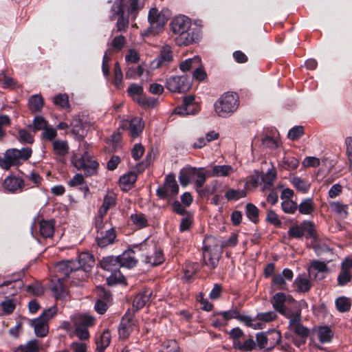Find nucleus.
Instances as JSON below:
<instances>
[{
    "mask_svg": "<svg viewBox=\"0 0 352 352\" xmlns=\"http://www.w3.org/2000/svg\"><path fill=\"white\" fill-rule=\"evenodd\" d=\"M169 25L170 31L176 36L175 41L178 46H188L199 38V31L191 28V19L185 15L175 16Z\"/></svg>",
    "mask_w": 352,
    "mask_h": 352,
    "instance_id": "f257e3e1",
    "label": "nucleus"
},
{
    "mask_svg": "<svg viewBox=\"0 0 352 352\" xmlns=\"http://www.w3.org/2000/svg\"><path fill=\"white\" fill-rule=\"evenodd\" d=\"M239 104L236 94L227 92L222 95L214 103L216 114L222 118H228L236 111Z\"/></svg>",
    "mask_w": 352,
    "mask_h": 352,
    "instance_id": "f03ea898",
    "label": "nucleus"
},
{
    "mask_svg": "<svg viewBox=\"0 0 352 352\" xmlns=\"http://www.w3.org/2000/svg\"><path fill=\"white\" fill-rule=\"evenodd\" d=\"M221 248L215 238L210 236L204 240L203 258L205 265L210 269H214L221 256Z\"/></svg>",
    "mask_w": 352,
    "mask_h": 352,
    "instance_id": "7ed1b4c3",
    "label": "nucleus"
},
{
    "mask_svg": "<svg viewBox=\"0 0 352 352\" xmlns=\"http://www.w3.org/2000/svg\"><path fill=\"white\" fill-rule=\"evenodd\" d=\"M148 21L150 26L143 32L142 36H147L158 34L164 28L168 21V17L162 11H159L156 8L150 9L148 14Z\"/></svg>",
    "mask_w": 352,
    "mask_h": 352,
    "instance_id": "20e7f679",
    "label": "nucleus"
},
{
    "mask_svg": "<svg viewBox=\"0 0 352 352\" xmlns=\"http://www.w3.org/2000/svg\"><path fill=\"white\" fill-rule=\"evenodd\" d=\"M71 161L75 168L84 170L87 176L93 175L97 172L98 163L88 151H85L82 155L74 154Z\"/></svg>",
    "mask_w": 352,
    "mask_h": 352,
    "instance_id": "39448f33",
    "label": "nucleus"
},
{
    "mask_svg": "<svg viewBox=\"0 0 352 352\" xmlns=\"http://www.w3.org/2000/svg\"><path fill=\"white\" fill-rule=\"evenodd\" d=\"M32 154V150L30 147H24L22 149L9 148L6 151V168L9 170L12 166H19L23 162L28 160Z\"/></svg>",
    "mask_w": 352,
    "mask_h": 352,
    "instance_id": "423d86ee",
    "label": "nucleus"
},
{
    "mask_svg": "<svg viewBox=\"0 0 352 352\" xmlns=\"http://www.w3.org/2000/svg\"><path fill=\"white\" fill-rule=\"evenodd\" d=\"M144 89L142 85L132 83L127 89L128 95L134 102L144 108L154 107L157 103V100L148 98L143 95Z\"/></svg>",
    "mask_w": 352,
    "mask_h": 352,
    "instance_id": "0eeeda50",
    "label": "nucleus"
},
{
    "mask_svg": "<svg viewBox=\"0 0 352 352\" xmlns=\"http://www.w3.org/2000/svg\"><path fill=\"white\" fill-rule=\"evenodd\" d=\"M217 316H220L221 318L217 319V321L214 322V326L226 324L228 320L233 318L238 320L241 322H243L246 326H252V322L254 321L251 317L241 314L236 308H232L228 311H219L217 313Z\"/></svg>",
    "mask_w": 352,
    "mask_h": 352,
    "instance_id": "6e6552de",
    "label": "nucleus"
},
{
    "mask_svg": "<svg viewBox=\"0 0 352 352\" xmlns=\"http://www.w3.org/2000/svg\"><path fill=\"white\" fill-rule=\"evenodd\" d=\"M229 335L232 340V346L234 349L241 351H252L256 347V344L252 338L245 340L243 344L239 342V340H243L245 337L243 331L239 327L231 329Z\"/></svg>",
    "mask_w": 352,
    "mask_h": 352,
    "instance_id": "1a4fd4ad",
    "label": "nucleus"
},
{
    "mask_svg": "<svg viewBox=\"0 0 352 352\" xmlns=\"http://www.w3.org/2000/svg\"><path fill=\"white\" fill-rule=\"evenodd\" d=\"M140 250L147 251L146 254L142 255L144 261L147 264L155 266L162 264L164 261L162 250L157 248L153 243L151 244L147 243H142Z\"/></svg>",
    "mask_w": 352,
    "mask_h": 352,
    "instance_id": "9d476101",
    "label": "nucleus"
},
{
    "mask_svg": "<svg viewBox=\"0 0 352 352\" xmlns=\"http://www.w3.org/2000/svg\"><path fill=\"white\" fill-rule=\"evenodd\" d=\"M124 0H116L111 9V15L109 16L110 21H113L118 16L116 28L118 32H125L129 27V16L124 15Z\"/></svg>",
    "mask_w": 352,
    "mask_h": 352,
    "instance_id": "9b49d317",
    "label": "nucleus"
},
{
    "mask_svg": "<svg viewBox=\"0 0 352 352\" xmlns=\"http://www.w3.org/2000/svg\"><path fill=\"white\" fill-rule=\"evenodd\" d=\"M314 335L316 336L320 342L322 344L330 342L333 338V333L331 329L327 326H320L314 329L313 333L309 338V345L313 347L324 350V348L315 342Z\"/></svg>",
    "mask_w": 352,
    "mask_h": 352,
    "instance_id": "f8f14e48",
    "label": "nucleus"
},
{
    "mask_svg": "<svg viewBox=\"0 0 352 352\" xmlns=\"http://www.w3.org/2000/svg\"><path fill=\"white\" fill-rule=\"evenodd\" d=\"M289 327L291 331L299 336L302 339V343H305V339L309 336V330L301 324V316L300 311H296L292 317L288 318Z\"/></svg>",
    "mask_w": 352,
    "mask_h": 352,
    "instance_id": "ddd939ff",
    "label": "nucleus"
},
{
    "mask_svg": "<svg viewBox=\"0 0 352 352\" xmlns=\"http://www.w3.org/2000/svg\"><path fill=\"white\" fill-rule=\"evenodd\" d=\"M166 88L171 92H184L190 87V83L185 76H173L166 81Z\"/></svg>",
    "mask_w": 352,
    "mask_h": 352,
    "instance_id": "4468645a",
    "label": "nucleus"
},
{
    "mask_svg": "<svg viewBox=\"0 0 352 352\" xmlns=\"http://www.w3.org/2000/svg\"><path fill=\"white\" fill-rule=\"evenodd\" d=\"M195 96H188L183 99V104L182 106L177 107L174 113L180 116L194 115L199 112V107L195 102Z\"/></svg>",
    "mask_w": 352,
    "mask_h": 352,
    "instance_id": "2eb2a0df",
    "label": "nucleus"
},
{
    "mask_svg": "<svg viewBox=\"0 0 352 352\" xmlns=\"http://www.w3.org/2000/svg\"><path fill=\"white\" fill-rule=\"evenodd\" d=\"M135 326V320L133 314L129 312L126 313L123 316L118 328L120 338L122 339L128 338Z\"/></svg>",
    "mask_w": 352,
    "mask_h": 352,
    "instance_id": "dca6fc26",
    "label": "nucleus"
},
{
    "mask_svg": "<svg viewBox=\"0 0 352 352\" xmlns=\"http://www.w3.org/2000/svg\"><path fill=\"white\" fill-rule=\"evenodd\" d=\"M286 300V296L283 293H276L272 298V303L274 309L280 313L281 315L286 318L292 317L296 311H291L286 309L285 302Z\"/></svg>",
    "mask_w": 352,
    "mask_h": 352,
    "instance_id": "f3484780",
    "label": "nucleus"
},
{
    "mask_svg": "<svg viewBox=\"0 0 352 352\" xmlns=\"http://www.w3.org/2000/svg\"><path fill=\"white\" fill-rule=\"evenodd\" d=\"M116 238V233L114 228H110L105 231L101 230L98 232L96 236L97 244L101 248H104L112 244Z\"/></svg>",
    "mask_w": 352,
    "mask_h": 352,
    "instance_id": "a211bd4d",
    "label": "nucleus"
},
{
    "mask_svg": "<svg viewBox=\"0 0 352 352\" xmlns=\"http://www.w3.org/2000/svg\"><path fill=\"white\" fill-rule=\"evenodd\" d=\"M294 277L293 272L288 268H285L281 274H276L272 278V284L276 285L279 289L286 290V280H292Z\"/></svg>",
    "mask_w": 352,
    "mask_h": 352,
    "instance_id": "6ab92c4d",
    "label": "nucleus"
},
{
    "mask_svg": "<svg viewBox=\"0 0 352 352\" xmlns=\"http://www.w3.org/2000/svg\"><path fill=\"white\" fill-rule=\"evenodd\" d=\"M52 149L58 160L63 162L65 156L69 153V146L66 140H56L53 141Z\"/></svg>",
    "mask_w": 352,
    "mask_h": 352,
    "instance_id": "aec40b11",
    "label": "nucleus"
},
{
    "mask_svg": "<svg viewBox=\"0 0 352 352\" xmlns=\"http://www.w3.org/2000/svg\"><path fill=\"white\" fill-rule=\"evenodd\" d=\"M135 251L133 250H128L124 252L122 254L118 256L120 267H124L126 268H132L137 265L138 259L135 258Z\"/></svg>",
    "mask_w": 352,
    "mask_h": 352,
    "instance_id": "412c9836",
    "label": "nucleus"
},
{
    "mask_svg": "<svg viewBox=\"0 0 352 352\" xmlns=\"http://www.w3.org/2000/svg\"><path fill=\"white\" fill-rule=\"evenodd\" d=\"M57 272L61 273L64 278H69V274L78 271V266L74 261H63L58 263L55 267Z\"/></svg>",
    "mask_w": 352,
    "mask_h": 352,
    "instance_id": "4be33fe9",
    "label": "nucleus"
},
{
    "mask_svg": "<svg viewBox=\"0 0 352 352\" xmlns=\"http://www.w3.org/2000/svg\"><path fill=\"white\" fill-rule=\"evenodd\" d=\"M94 258L93 255L88 252H82L79 254L78 259L74 261V263L78 266V271L82 269L84 272H87L94 264Z\"/></svg>",
    "mask_w": 352,
    "mask_h": 352,
    "instance_id": "5701e85b",
    "label": "nucleus"
},
{
    "mask_svg": "<svg viewBox=\"0 0 352 352\" xmlns=\"http://www.w3.org/2000/svg\"><path fill=\"white\" fill-rule=\"evenodd\" d=\"M38 224L41 236L43 238H52L55 229V221L54 219L41 220Z\"/></svg>",
    "mask_w": 352,
    "mask_h": 352,
    "instance_id": "b1692460",
    "label": "nucleus"
},
{
    "mask_svg": "<svg viewBox=\"0 0 352 352\" xmlns=\"http://www.w3.org/2000/svg\"><path fill=\"white\" fill-rule=\"evenodd\" d=\"M30 324L34 327L37 337H45L48 333V324L45 319L38 317L32 320Z\"/></svg>",
    "mask_w": 352,
    "mask_h": 352,
    "instance_id": "393cba45",
    "label": "nucleus"
},
{
    "mask_svg": "<svg viewBox=\"0 0 352 352\" xmlns=\"http://www.w3.org/2000/svg\"><path fill=\"white\" fill-rule=\"evenodd\" d=\"M72 321L74 325H79L89 329L92 327L95 323V318L87 314H76L72 316Z\"/></svg>",
    "mask_w": 352,
    "mask_h": 352,
    "instance_id": "a878e982",
    "label": "nucleus"
},
{
    "mask_svg": "<svg viewBox=\"0 0 352 352\" xmlns=\"http://www.w3.org/2000/svg\"><path fill=\"white\" fill-rule=\"evenodd\" d=\"M3 185L8 191L15 192L23 187V180L14 176H8L4 179Z\"/></svg>",
    "mask_w": 352,
    "mask_h": 352,
    "instance_id": "bb28decb",
    "label": "nucleus"
},
{
    "mask_svg": "<svg viewBox=\"0 0 352 352\" xmlns=\"http://www.w3.org/2000/svg\"><path fill=\"white\" fill-rule=\"evenodd\" d=\"M116 195L113 192L108 191L104 197L103 203L98 210V213L105 216L111 207L116 205Z\"/></svg>",
    "mask_w": 352,
    "mask_h": 352,
    "instance_id": "cd10ccee",
    "label": "nucleus"
},
{
    "mask_svg": "<svg viewBox=\"0 0 352 352\" xmlns=\"http://www.w3.org/2000/svg\"><path fill=\"white\" fill-rule=\"evenodd\" d=\"M173 58V52L169 45H165L162 47L160 55L155 60L157 61V67L166 65L172 62Z\"/></svg>",
    "mask_w": 352,
    "mask_h": 352,
    "instance_id": "c85d7f7f",
    "label": "nucleus"
},
{
    "mask_svg": "<svg viewBox=\"0 0 352 352\" xmlns=\"http://www.w3.org/2000/svg\"><path fill=\"white\" fill-rule=\"evenodd\" d=\"M144 124L138 117L132 118L129 122V130L130 136L133 138L138 137L142 132Z\"/></svg>",
    "mask_w": 352,
    "mask_h": 352,
    "instance_id": "c756f323",
    "label": "nucleus"
},
{
    "mask_svg": "<svg viewBox=\"0 0 352 352\" xmlns=\"http://www.w3.org/2000/svg\"><path fill=\"white\" fill-rule=\"evenodd\" d=\"M100 265L102 269L109 272H113L120 268L118 256H113L103 258L100 261Z\"/></svg>",
    "mask_w": 352,
    "mask_h": 352,
    "instance_id": "7c9ffc66",
    "label": "nucleus"
},
{
    "mask_svg": "<svg viewBox=\"0 0 352 352\" xmlns=\"http://www.w3.org/2000/svg\"><path fill=\"white\" fill-rule=\"evenodd\" d=\"M315 204L312 198L303 199L298 206V210L301 214H312L315 210Z\"/></svg>",
    "mask_w": 352,
    "mask_h": 352,
    "instance_id": "2f4dec72",
    "label": "nucleus"
},
{
    "mask_svg": "<svg viewBox=\"0 0 352 352\" xmlns=\"http://www.w3.org/2000/svg\"><path fill=\"white\" fill-rule=\"evenodd\" d=\"M44 105L42 96L38 94L32 96L28 100L29 109L32 113L40 112Z\"/></svg>",
    "mask_w": 352,
    "mask_h": 352,
    "instance_id": "473e14b6",
    "label": "nucleus"
},
{
    "mask_svg": "<svg viewBox=\"0 0 352 352\" xmlns=\"http://www.w3.org/2000/svg\"><path fill=\"white\" fill-rule=\"evenodd\" d=\"M111 339V336L109 331H104L96 340V351L98 352H104L105 349L109 346Z\"/></svg>",
    "mask_w": 352,
    "mask_h": 352,
    "instance_id": "72a5a7b5",
    "label": "nucleus"
},
{
    "mask_svg": "<svg viewBox=\"0 0 352 352\" xmlns=\"http://www.w3.org/2000/svg\"><path fill=\"white\" fill-rule=\"evenodd\" d=\"M331 210L339 217L344 219L348 215V205L340 201H331L329 203Z\"/></svg>",
    "mask_w": 352,
    "mask_h": 352,
    "instance_id": "f704fd0d",
    "label": "nucleus"
},
{
    "mask_svg": "<svg viewBox=\"0 0 352 352\" xmlns=\"http://www.w3.org/2000/svg\"><path fill=\"white\" fill-rule=\"evenodd\" d=\"M137 180V175L134 172H129L120 177V184L123 190L130 189L135 181Z\"/></svg>",
    "mask_w": 352,
    "mask_h": 352,
    "instance_id": "c9c22d12",
    "label": "nucleus"
},
{
    "mask_svg": "<svg viewBox=\"0 0 352 352\" xmlns=\"http://www.w3.org/2000/svg\"><path fill=\"white\" fill-rule=\"evenodd\" d=\"M63 279V278H58L53 283L52 291L56 298H64L67 294Z\"/></svg>",
    "mask_w": 352,
    "mask_h": 352,
    "instance_id": "e433bc0d",
    "label": "nucleus"
},
{
    "mask_svg": "<svg viewBox=\"0 0 352 352\" xmlns=\"http://www.w3.org/2000/svg\"><path fill=\"white\" fill-rule=\"evenodd\" d=\"M233 168L230 165H216L212 168V177H226L233 173Z\"/></svg>",
    "mask_w": 352,
    "mask_h": 352,
    "instance_id": "4c0bfd02",
    "label": "nucleus"
},
{
    "mask_svg": "<svg viewBox=\"0 0 352 352\" xmlns=\"http://www.w3.org/2000/svg\"><path fill=\"white\" fill-rule=\"evenodd\" d=\"M201 62V58L199 56H195L193 58H188L179 64V69L186 72L191 69H195L196 67L199 65Z\"/></svg>",
    "mask_w": 352,
    "mask_h": 352,
    "instance_id": "58836bf2",
    "label": "nucleus"
},
{
    "mask_svg": "<svg viewBox=\"0 0 352 352\" xmlns=\"http://www.w3.org/2000/svg\"><path fill=\"white\" fill-rule=\"evenodd\" d=\"M169 195H176L179 191V186L174 175L170 174L166 177L164 185Z\"/></svg>",
    "mask_w": 352,
    "mask_h": 352,
    "instance_id": "ea45409f",
    "label": "nucleus"
},
{
    "mask_svg": "<svg viewBox=\"0 0 352 352\" xmlns=\"http://www.w3.org/2000/svg\"><path fill=\"white\" fill-rule=\"evenodd\" d=\"M280 166L287 170H295L299 164L298 159L294 157H284L279 162Z\"/></svg>",
    "mask_w": 352,
    "mask_h": 352,
    "instance_id": "a19ab883",
    "label": "nucleus"
},
{
    "mask_svg": "<svg viewBox=\"0 0 352 352\" xmlns=\"http://www.w3.org/2000/svg\"><path fill=\"white\" fill-rule=\"evenodd\" d=\"M314 270L316 271L318 273L321 274V277L319 278H322L324 277V274L328 273L329 268L325 262L320 261L318 260H314L311 262L309 272L311 273V270Z\"/></svg>",
    "mask_w": 352,
    "mask_h": 352,
    "instance_id": "79ce46f5",
    "label": "nucleus"
},
{
    "mask_svg": "<svg viewBox=\"0 0 352 352\" xmlns=\"http://www.w3.org/2000/svg\"><path fill=\"white\" fill-rule=\"evenodd\" d=\"M294 285L300 292H307L311 288L310 280L305 276H298L294 281Z\"/></svg>",
    "mask_w": 352,
    "mask_h": 352,
    "instance_id": "37998d69",
    "label": "nucleus"
},
{
    "mask_svg": "<svg viewBox=\"0 0 352 352\" xmlns=\"http://www.w3.org/2000/svg\"><path fill=\"white\" fill-rule=\"evenodd\" d=\"M290 181L296 190L302 193H306L310 188V184L299 177H294Z\"/></svg>",
    "mask_w": 352,
    "mask_h": 352,
    "instance_id": "c03bdc74",
    "label": "nucleus"
},
{
    "mask_svg": "<svg viewBox=\"0 0 352 352\" xmlns=\"http://www.w3.org/2000/svg\"><path fill=\"white\" fill-rule=\"evenodd\" d=\"M48 126L47 121L41 116H36L33 120L32 124L29 125L30 129H32L34 132L43 131Z\"/></svg>",
    "mask_w": 352,
    "mask_h": 352,
    "instance_id": "a18cd8bd",
    "label": "nucleus"
},
{
    "mask_svg": "<svg viewBox=\"0 0 352 352\" xmlns=\"http://www.w3.org/2000/svg\"><path fill=\"white\" fill-rule=\"evenodd\" d=\"M150 299V294L147 292L138 294L133 302V307L138 310L146 305Z\"/></svg>",
    "mask_w": 352,
    "mask_h": 352,
    "instance_id": "49530a36",
    "label": "nucleus"
},
{
    "mask_svg": "<svg viewBox=\"0 0 352 352\" xmlns=\"http://www.w3.org/2000/svg\"><path fill=\"white\" fill-rule=\"evenodd\" d=\"M131 220L135 228L140 229L148 226V220L142 213H135L131 215Z\"/></svg>",
    "mask_w": 352,
    "mask_h": 352,
    "instance_id": "de8ad7c7",
    "label": "nucleus"
},
{
    "mask_svg": "<svg viewBox=\"0 0 352 352\" xmlns=\"http://www.w3.org/2000/svg\"><path fill=\"white\" fill-rule=\"evenodd\" d=\"M267 351H271L280 342L281 335L277 331H272L267 333Z\"/></svg>",
    "mask_w": 352,
    "mask_h": 352,
    "instance_id": "09e8293b",
    "label": "nucleus"
},
{
    "mask_svg": "<svg viewBox=\"0 0 352 352\" xmlns=\"http://www.w3.org/2000/svg\"><path fill=\"white\" fill-rule=\"evenodd\" d=\"M245 212L248 218L253 223L258 221L259 210L258 208L252 203H248L245 206Z\"/></svg>",
    "mask_w": 352,
    "mask_h": 352,
    "instance_id": "8fccbe9b",
    "label": "nucleus"
},
{
    "mask_svg": "<svg viewBox=\"0 0 352 352\" xmlns=\"http://www.w3.org/2000/svg\"><path fill=\"white\" fill-rule=\"evenodd\" d=\"M247 195L246 190H235L233 188L228 189L225 193V197L228 201H236L241 198L245 197Z\"/></svg>",
    "mask_w": 352,
    "mask_h": 352,
    "instance_id": "3c124183",
    "label": "nucleus"
},
{
    "mask_svg": "<svg viewBox=\"0 0 352 352\" xmlns=\"http://www.w3.org/2000/svg\"><path fill=\"white\" fill-rule=\"evenodd\" d=\"M53 102L55 105L61 108L70 109L69 96L66 94H58L53 98Z\"/></svg>",
    "mask_w": 352,
    "mask_h": 352,
    "instance_id": "603ef678",
    "label": "nucleus"
},
{
    "mask_svg": "<svg viewBox=\"0 0 352 352\" xmlns=\"http://www.w3.org/2000/svg\"><path fill=\"white\" fill-rule=\"evenodd\" d=\"M198 265L196 263H186L184 267V278L190 281L196 274Z\"/></svg>",
    "mask_w": 352,
    "mask_h": 352,
    "instance_id": "864d4df0",
    "label": "nucleus"
},
{
    "mask_svg": "<svg viewBox=\"0 0 352 352\" xmlns=\"http://www.w3.org/2000/svg\"><path fill=\"white\" fill-rule=\"evenodd\" d=\"M194 168L183 169L179 173V180L182 186H186L193 177Z\"/></svg>",
    "mask_w": 352,
    "mask_h": 352,
    "instance_id": "5fc2aeb1",
    "label": "nucleus"
},
{
    "mask_svg": "<svg viewBox=\"0 0 352 352\" xmlns=\"http://www.w3.org/2000/svg\"><path fill=\"white\" fill-rule=\"evenodd\" d=\"M22 349L25 352H38L41 349V344L38 340L34 339L28 342L25 344L18 346Z\"/></svg>",
    "mask_w": 352,
    "mask_h": 352,
    "instance_id": "6e6d98bb",
    "label": "nucleus"
},
{
    "mask_svg": "<svg viewBox=\"0 0 352 352\" xmlns=\"http://www.w3.org/2000/svg\"><path fill=\"white\" fill-rule=\"evenodd\" d=\"M350 300L344 296L339 297L336 300V307L340 312H345L351 307Z\"/></svg>",
    "mask_w": 352,
    "mask_h": 352,
    "instance_id": "4d7b16f0",
    "label": "nucleus"
},
{
    "mask_svg": "<svg viewBox=\"0 0 352 352\" xmlns=\"http://www.w3.org/2000/svg\"><path fill=\"white\" fill-rule=\"evenodd\" d=\"M124 280V276L118 270L111 272V274L109 278H107V280L109 285H112L117 283H123Z\"/></svg>",
    "mask_w": 352,
    "mask_h": 352,
    "instance_id": "13d9d810",
    "label": "nucleus"
},
{
    "mask_svg": "<svg viewBox=\"0 0 352 352\" xmlns=\"http://www.w3.org/2000/svg\"><path fill=\"white\" fill-rule=\"evenodd\" d=\"M56 136V129L49 126L46 129H45L41 133V138L52 142V144L53 143V141L56 140L55 139Z\"/></svg>",
    "mask_w": 352,
    "mask_h": 352,
    "instance_id": "bf43d9fd",
    "label": "nucleus"
},
{
    "mask_svg": "<svg viewBox=\"0 0 352 352\" xmlns=\"http://www.w3.org/2000/svg\"><path fill=\"white\" fill-rule=\"evenodd\" d=\"M281 208L284 212L294 214L298 208V205L291 199H285L282 201Z\"/></svg>",
    "mask_w": 352,
    "mask_h": 352,
    "instance_id": "052dcab7",
    "label": "nucleus"
},
{
    "mask_svg": "<svg viewBox=\"0 0 352 352\" xmlns=\"http://www.w3.org/2000/svg\"><path fill=\"white\" fill-rule=\"evenodd\" d=\"M18 133V140L21 143L32 144L34 142V136L26 129H19Z\"/></svg>",
    "mask_w": 352,
    "mask_h": 352,
    "instance_id": "680f3d73",
    "label": "nucleus"
},
{
    "mask_svg": "<svg viewBox=\"0 0 352 352\" xmlns=\"http://www.w3.org/2000/svg\"><path fill=\"white\" fill-rule=\"evenodd\" d=\"M123 74L118 62H116L114 65V78L113 84L117 88H120L122 83Z\"/></svg>",
    "mask_w": 352,
    "mask_h": 352,
    "instance_id": "e2e57ef3",
    "label": "nucleus"
},
{
    "mask_svg": "<svg viewBox=\"0 0 352 352\" xmlns=\"http://www.w3.org/2000/svg\"><path fill=\"white\" fill-rule=\"evenodd\" d=\"M125 43V37L122 35H119L113 38L110 45L112 47V50L118 52L122 49Z\"/></svg>",
    "mask_w": 352,
    "mask_h": 352,
    "instance_id": "0e129e2a",
    "label": "nucleus"
},
{
    "mask_svg": "<svg viewBox=\"0 0 352 352\" xmlns=\"http://www.w3.org/2000/svg\"><path fill=\"white\" fill-rule=\"evenodd\" d=\"M193 178H195V184L198 189L204 186L206 177L204 172L194 168Z\"/></svg>",
    "mask_w": 352,
    "mask_h": 352,
    "instance_id": "69168bd1",
    "label": "nucleus"
},
{
    "mask_svg": "<svg viewBox=\"0 0 352 352\" xmlns=\"http://www.w3.org/2000/svg\"><path fill=\"white\" fill-rule=\"evenodd\" d=\"M192 77L198 81H203L207 78V74L201 64V61L198 67L194 69Z\"/></svg>",
    "mask_w": 352,
    "mask_h": 352,
    "instance_id": "338daca9",
    "label": "nucleus"
},
{
    "mask_svg": "<svg viewBox=\"0 0 352 352\" xmlns=\"http://www.w3.org/2000/svg\"><path fill=\"white\" fill-rule=\"evenodd\" d=\"M179 346L175 340H168L163 345V348L158 352H179Z\"/></svg>",
    "mask_w": 352,
    "mask_h": 352,
    "instance_id": "774afa93",
    "label": "nucleus"
}]
</instances>
